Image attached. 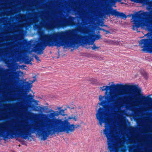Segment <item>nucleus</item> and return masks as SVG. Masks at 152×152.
<instances>
[{"label":"nucleus","instance_id":"5","mask_svg":"<svg viewBox=\"0 0 152 152\" xmlns=\"http://www.w3.org/2000/svg\"><path fill=\"white\" fill-rule=\"evenodd\" d=\"M109 114L103 111V109L100 107L96 114V118L99 121V124L101 126H102V124L105 123V128L103 130L104 134L107 139V144L108 148L111 151L113 149L114 139H115V135L118 134L117 127L115 126H110L108 127V125L110 122L111 119L108 118Z\"/></svg>","mask_w":152,"mask_h":152},{"label":"nucleus","instance_id":"3","mask_svg":"<svg viewBox=\"0 0 152 152\" xmlns=\"http://www.w3.org/2000/svg\"><path fill=\"white\" fill-rule=\"evenodd\" d=\"M112 84L110 86H105L100 87V89L102 91L105 90L106 91L104 96L100 95L99 96V99L100 102H99L98 104L99 106H103V105L110 104L113 102L115 99L123 94H126L124 90L123 89L122 91H119L113 94H112L110 92L109 94H108L107 91L110 89L111 87L115 89L128 88L131 90H134V95L133 98H132L131 96L129 97V99L132 101H133L134 99L135 98V96L141 97V99L144 100V102H145L146 100L150 101L152 100V98L151 97L143 96L142 94L141 89L140 88H137L136 85H129L127 84L123 85L119 83L115 85L114 84L113 82H112Z\"/></svg>","mask_w":152,"mask_h":152},{"label":"nucleus","instance_id":"31","mask_svg":"<svg viewBox=\"0 0 152 152\" xmlns=\"http://www.w3.org/2000/svg\"><path fill=\"white\" fill-rule=\"evenodd\" d=\"M145 75V77L146 79H147V73H145V75Z\"/></svg>","mask_w":152,"mask_h":152},{"label":"nucleus","instance_id":"46","mask_svg":"<svg viewBox=\"0 0 152 152\" xmlns=\"http://www.w3.org/2000/svg\"><path fill=\"white\" fill-rule=\"evenodd\" d=\"M151 3H152V1L151 2Z\"/></svg>","mask_w":152,"mask_h":152},{"label":"nucleus","instance_id":"23","mask_svg":"<svg viewBox=\"0 0 152 152\" xmlns=\"http://www.w3.org/2000/svg\"><path fill=\"white\" fill-rule=\"evenodd\" d=\"M9 70L8 69H6L4 70V69H3L1 68V69H0V72H1L6 73Z\"/></svg>","mask_w":152,"mask_h":152},{"label":"nucleus","instance_id":"38","mask_svg":"<svg viewBox=\"0 0 152 152\" xmlns=\"http://www.w3.org/2000/svg\"><path fill=\"white\" fill-rule=\"evenodd\" d=\"M68 119H72V118H70V117H68Z\"/></svg>","mask_w":152,"mask_h":152},{"label":"nucleus","instance_id":"19","mask_svg":"<svg viewBox=\"0 0 152 152\" xmlns=\"http://www.w3.org/2000/svg\"><path fill=\"white\" fill-rule=\"evenodd\" d=\"M29 116L33 118H35L38 116L39 115L33 113H29Z\"/></svg>","mask_w":152,"mask_h":152},{"label":"nucleus","instance_id":"21","mask_svg":"<svg viewBox=\"0 0 152 152\" xmlns=\"http://www.w3.org/2000/svg\"><path fill=\"white\" fill-rule=\"evenodd\" d=\"M128 129L131 133H133L135 131V128L131 126H129L128 127Z\"/></svg>","mask_w":152,"mask_h":152},{"label":"nucleus","instance_id":"18","mask_svg":"<svg viewBox=\"0 0 152 152\" xmlns=\"http://www.w3.org/2000/svg\"><path fill=\"white\" fill-rule=\"evenodd\" d=\"M66 109L65 110H60L59 111H57L58 114V116L59 115H61L63 116L65 115L64 111L66 110Z\"/></svg>","mask_w":152,"mask_h":152},{"label":"nucleus","instance_id":"11","mask_svg":"<svg viewBox=\"0 0 152 152\" xmlns=\"http://www.w3.org/2000/svg\"><path fill=\"white\" fill-rule=\"evenodd\" d=\"M110 13L112 15H113L117 18L120 17L121 18L125 20L127 18L126 15L122 12L117 11L116 10L111 11Z\"/></svg>","mask_w":152,"mask_h":152},{"label":"nucleus","instance_id":"10","mask_svg":"<svg viewBox=\"0 0 152 152\" xmlns=\"http://www.w3.org/2000/svg\"><path fill=\"white\" fill-rule=\"evenodd\" d=\"M33 78L34 79L32 80H29L28 82H25L24 87L25 88V90L27 92H29L30 91L33 92L32 90L31 89L32 87V84H33L36 80V78L35 76H34Z\"/></svg>","mask_w":152,"mask_h":152},{"label":"nucleus","instance_id":"2","mask_svg":"<svg viewBox=\"0 0 152 152\" xmlns=\"http://www.w3.org/2000/svg\"><path fill=\"white\" fill-rule=\"evenodd\" d=\"M80 126L78 124H71L68 119L63 120L62 119L54 118L49 119L47 123H41L37 126V129H34L40 131L38 135L41 140L45 141L50 135L52 136L56 133L58 134L63 132L71 134Z\"/></svg>","mask_w":152,"mask_h":152},{"label":"nucleus","instance_id":"4","mask_svg":"<svg viewBox=\"0 0 152 152\" xmlns=\"http://www.w3.org/2000/svg\"><path fill=\"white\" fill-rule=\"evenodd\" d=\"M8 122L0 123V138L3 137L4 140L13 139L15 137H20L26 139L31 137L34 133L31 128L26 125H20L12 126L8 124Z\"/></svg>","mask_w":152,"mask_h":152},{"label":"nucleus","instance_id":"42","mask_svg":"<svg viewBox=\"0 0 152 152\" xmlns=\"http://www.w3.org/2000/svg\"><path fill=\"white\" fill-rule=\"evenodd\" d=\"M5 63H6L8 65L9 63H8L7 62H5Z\"/></svg>","mask_w":152,"mask_h":152},{"label":"nucleus","instance_id":"28","mask_svg":"<svg viewBox=\"0 0 152 152\" xmlns=\"http://www.w3.org/2000/svg\"><path fill=\"white\" fill-rule=\"evenodd\" d=\"M102 30L104 31V32H106V34H109V33H110V32L108 31V30H104V29H102Z\"/></svg>","mask_w":152,"mask_h":152},{"label":"nucleus","instance_id":"24","mask_svg":"<svg viewBox=\"0 0 152 152\" xmlns=\"http://www.w3.org/2000/svg\"><path fill=\"white\" fill-rule=\"evenodd\" d=\"M34 57L38 62L39 63L40 62V60L39 59V58L38 56L35 55L34 56Z\"/></svg>","mask_w":152,"mask_h":152},{"label":"nucleus","instance_id":"33","mask_svg":"<svg viewBox=\"0 0 152 152\" xmlns=\"http://www.w3.org/2000/svg\"><path fill=\"white\" fill-rule=\"evenodd\" d=\"M19 37L21 39L23 38V35H20V36H19Z\"/></svg>","mask_w":152,"mask_h":152},{"label":"nucleus","instance_id":"7","mask_svg":"<svg viewBox=\"0 0 152 152\" xmlns=\"http://www.w3.org/2000/svg\"><path fill=\"white\" fill-rule=\"evenodd\" d=\"M132 18L131 19V22L133 23L132 26V29L134 31L137 30L138 32H140L137 29L140 27L142 28H144L146 26L145 22L142 20L143 18H142L141 16L145 17L148 19L150 16V14L147 12H144L139 14L137 13L134 14H132Z\"/></svg>","mask_w":152,"mask_h":152},{"label":"nucleus","instance_id":"48","mask_svg":"<svg viewBox=\"0 0 152 152\" xmlns=\"http://www.w3.org/2000/svg\"><path fill=\"white\" fill-rule=\"evenodd\" d=\"M21 26H23V25H21Z\"/></svg>","mask_w":152,"mask_h":152},{"label":"nucleus","instance_id":"37","mask_svg":"<svg viewBox=\"0 0 152 152\" xmlns=\"http://www.w3.org/2000/svg\"><path fill=\"white\" fill-rule=\"evenodd\" d=\"M92 80H94V82H95L96 81V79H92Z\"/></svg>","mask_w":152,"mask_h":152},{"label":"nucleus","instance_id":"35","mask_svg":"<svg viewBox=\"0 0 152 152\" xmlns=\"http://www.w3.org/2000/svg\"><path fill=\"white\" fill-rule=\"evenodd\" d=\"M149 33H147L146 34H145L144 35V36H149Z\"/></svg>","mask_w":152,"mask_h":152},{"label":"nucleus","instance_id":"15","mask_svg":"<svg viewBox=\"0 0 152 152\" xmlns=\"http://www.w3.org/2000/svg\"><path fill=\"white\" fill-rule=\"evenodd\" d=\"M33 60V58H29V57H28L24 59V63L26 64H30L32 65V63L31 62Z\"/></svg>","mask_w":152,"mask_h":152},{"label":"nucleus","instance_id":"44","mask_svg":"<svg viewBox=\"0 0 152 152\" xmlns=\"http://www.w3.org/2000/svg\"><path fill=\"white\" fill-rule=\"evenodd\" d=\"M73 108H70V109H73Z\"/></svg>","mask_w":152,"mask_h":152},{"label":"nucleus","instance_id":"45","mask_svg":"<svg viewBox=\"0 0 152 152\" xmlns=\"http://www.w3.org/2000/svg\"><path fill=\"white\" fill-rule=\"evenodd\" d=\"M86 48H87V47H86Z\"/></svg>","mask_w":152,"mask_h":152},{"label":"nucleus","instance_id":"36","mask_svg":"<svg viewBox=\"0 0 152 152\" xmlns=\"http://www.w3.org/2000/svg\"><path fill=\"white\" fill-rule=\"evenodd\" d=\"M75 116L74 118H73L75 121H76L77 120V119L75 118Z\"/></svg>","mask_w":152,"mask_h":152},{"label":"nucleus","instance_id":"8","mask_svg":"<svg viewBox=\"0 0 152 152\" xmlns=\"http://www.w3.org/2000/svg\"><path fill=\"white\" fill-rule=\"evenodd\" d=\"M140 47L143 51L149 50L152 46V39H142L139 42Z\"/></svg>","mask_w":152,"mask_h":152},{"label":"nucleus","instance_id":"17","mask_svg":"<svg viewBox=\"0 0 152 152\" xmlns=\"http://www.w3.org/2000/svg\"><path fill=\"white\" fill-rule=\"evenodd\" d=\"M103 41L108 44H114V42L110 39H105Z\"/></svg>","mask_w":152,"mask_h":152},{"label":"nucleus","instance_id":"27","mask_svg":"<svg viewBox=\"0 0 152 152\" xmlns=\"http://www.w3.org/2000/svg\"><path fill=\"white\" fill-rule=\"evenodd\" d=\"M15 11L16 10L15 9L12 10H11L8 12V13L9 14H12L13 13H14V12H15Z\"/></svg>","mask_w":152,"mask_h":152},{"label":"nucleus","instance_id":"13","mask_svg":"<svg viewBox=\"0 0 152 152\" xmlns=\"http://www.w3.org/2000/svg\"><path fill=\"white\" fill-rule=\"evenodd\" d=\"M80 28L81 27H79L77 28V30L83 33L87 34L90 32V30L87 28H83L82 29H81Z\"/></svg>","mask_w":152,"mask_h":152},{"label":"nucleus","instance_id":"29","mask_svg":"<svg viewBox=\"0 0 152 152\" xmlns=\"http://www.w3.org/2000/svg\"><path fill=\"white\" fill-rule=\"evenodd\" d=\"M117 141L118 143H120L121 142V139L118 138V139L117 140Z\"/></svg>","mask_w":152,"mask_h":152},{"label":"nucleus","instance_id":"25","mask_svg":"<svg viewBox=\"0 0 152 152\" xmlns=\"http://www.w3.org/2000/svg\"><path fill=\"white\" fill-rule=\"evenodd\" d=\"M18 104V103H17L16 104H5V106H6L7 107H8L10 106V107L12 106L14 104Z\"/></svg>","mask_w":152,"mask_h":152},{"label":"nucleus","instance_id":"1","mask_svg":"<svg viewBox=\"0 0 152 152\" xmlns=\"http://www.w3.org/2000/svg\"><path fill=\"white\" fill-rule=\"evenodd\" d=\"M75 31V29H72L53 33L52 35L53 36V40L50 38V35L45 34L42 35V32H39L40 37L39 41L36 44V53L39 55L43 54V51L47 46L60 47L64 46L77 49L79 46L76 45L79 43L86 45H93L91 47L93 50L99 48L96 46L94 42L101 38V35L90 34L89 37L91 41H89L88 39V36L77 34L74 33Z\"/></svg>","mask_w":152,"mask_h":152},{"label":"nucleus","instance_id":"9","mask_svg":"<svg viewBox=\"0 0 152 152\" xmlns=\"http://www.w3.org/2000/svg\"><path fill=\"white\" fill-rule=\"evenodd\" d=\"M124 97H121L118 98L117 100H115L114 103V105L115 108H116L119 111L124 105H126L127 104L126 101L125 100H123V98Z\"/></svg>","mask_w":152,"mask_h":152},{"label":"nucleus","instance_id":"34","mask_svg":"<svg viewBox=\"0 0 152 152\" xmlns=\"http://www.w3.org/2000/svg\"><path fill=\"white\" fill-rule=\"evenodd\" d=\"M126 126V124L125 123L124 125H123V128L124 129H125V127Z\"/></svg>","mask_w":152,"mask_h":152},{"label":"nucleus","instance_id":"32","mask_svg":"<svg viewBox=\"0 0 152 152\" xmlns=\"http://www.w3.org/2000/svg\"><path fill=\"white\" fill-rule=\"evenodd\" d=\"M133 152H138V151L137 149H135L133 151Z\"/></svg>","mask_w":152,"mask_h":152},{"label":"nucleus","instance_id":"47","mask_svg":"<svg viewBox=\"0 0 152 152\" xmlns=\"http://www.w3.org/2000/svg\"><path fill=\"white\" fill-rule=\"evenodd\" d=\"M43 116L46 115H43Z\"/></svg>","mask_w":152,"mask_h":152},{"label":"nucleus","instance_id":"6","mask_svg":"<svg viewBox=\"0 0 152 152\" xmlns=\"http://www.w3.org/2000/svg\"><path fill=\"white\" fill-rule=\"evenodd\" d=\"M74 19V17L70 16L66 22H63L61 23L58 22L55 23V21H54L53 23H51L50 24L44 25L42 23H40V25H37L36 26L38 29L44 27L48 30H52L54 28H63L67 26H75V23L73 21Z\"/></svg>","mask_w":152,"mask_h":152},{"label":"nucleus","instance_id":"22","mask_svg":"<svg viewBox=\"0 0 152 152\" xmlns=\"http://www.w3.org/2000/svg\"><path fill=\"white\" fill-rule=\"evenodd\" d=\"M132 1H134L136 3H142L143 0H131Z\"/></svg>","mask_w":152,"mask_h":152},{"label":"nucleus","instance_id":"20","mask_svg":"<svg viewBox=\"0 0 152 152\" xmlns=\"http://www.w3.org/2000/svg\"><path fill=\"white\" fill-rule=\"evenodd\" d=\"M19 18L23 20H25L26 18V15L24 14H20L19 15Z\"/></svg>","mask_w":152,"mask_h":152},{"label":"nucleus","instance_id":"14","mask_svg":"<svg viewBox=\"0 0 152 152\" xmlns=\"http://www.w3.org/2000/svg\"><path fill=\"white\" fill-rule=\"evenodd\" d=\"M13 74L15 75V78L18 79L19 77L23 75V73L21 71L19 70L13 73Z\"/></svg>","mask_w":152,"mask_h":152},{"label":"nucleus","instance_id":"41","mask_svg":"<svg viewBox=\"0 0 152 152\" xmlns=\"http://www.w3.org/2000/svg\"><path fill=\"white\" fill-rule=\"evenodd\" d=\"M67 108H70V107L69 106H67Z\"/></svg>","mask_w":152,"mask_h":152},{"label":"nucleus","instance_id":"39","mask_svg":"<svg viewBox=\"0 0 152 152\" xmlns=\"http://www.w3.org/2000/svg\"><path fill=\"white\" fill-rule=\"evenodd\" d=\"M61 107H58V110H60L61 109Z\"/></svg>","mask_w":152,"mask_h":152},{"label":"nucleus","instance_id":"30","mask_svg":"<svg viewBox=\"0 0 152 152\" xmlns=\"http://www.w3.org/2000/svg\"><path fill=\"white\" fill-rule=\"evenodd\" d=\"M32 97L31 94H29L28 96V98L31 97Z\"/></svg>","mask_w":152,"mask_h":152},{"label":"nucleus","instance_id":"16","mask_svg":"<svg viewBox=\"0 0 152 152\" xmlns=\"http://www.w3.org/2000/svg\"><path fill=\"white\" fill-rule=\"evenodd\" d=\"M50 111L52 112V113H50V115L52 117H54L56 116H58V114L57 113V111H55L52 110H51Z\"/></svg>","mask_w":152,"mask_h":152},{"label":"nucleus","instance_id":"12","mask_svg":"<svg viewBox=\"0 0 152 152\" xmlns=\"http://www.w3.org/2000/svg\"><path fill=\"white\" fill-rule=\"evenodd\" d=\"M143 101L142 100H139L138 101H135L133 102L130 105L129 107L132 111H133L134 113L137 112H139V110L138 109H135L134 108V107L137 106L138 105L140 104L141 103H143Z\"/></svg>","mask_w":152,"mask_h":152},{"label":"nucleus","instance_id":"43","mask_svg":"<svg viewBox=\"0 0 152 152\" xmlns=\"http://www.w3.org/2000/svg\"><path fill=\"white\" fill-rule=\"evenodd\" d=\"M149 136H151V135H149Z\"/></svg>","mask_w":152,"mask_h":152},{"label":"nucleus","instance_id":"26","mask_svg":"<svg viewBox=\"0 0 152 152\" xmlns=\"http://www.w3.org/2000/svg\"><path fill=\"white\" fill-rule=\"evenodd\" d=\"M123 118L122 116L121 115H120L118 114L117 115V118L118 120L121 119Z\"/></svg>","mask_w":152,"mask_h":152},{"label":"nucleus","instance_id":"40","mask_svg":"<svg viewBox=\"0 0 152 152\" xmlns=\"http://www.w3.org/2000/svg\"><path fill=\"white\" fill-rule=\"evenodd\" d=\"M151 123L152 124V120L150 121Z\"/></svg>","mask_w":152,"mask_h":152},{"label":"nucleus","instance_id":"49","mask_svg":"<svg viewBox=\"0 0 152 152\" xmlns=\"http://www.w3.org/2000/svg\"><path fill=\"white\" fill-rule=\"evenodd\" d=\"M37 0H34L35 1H36Z\"/></svg>","mask_w":152,"mask_h":152}]
</instances>
